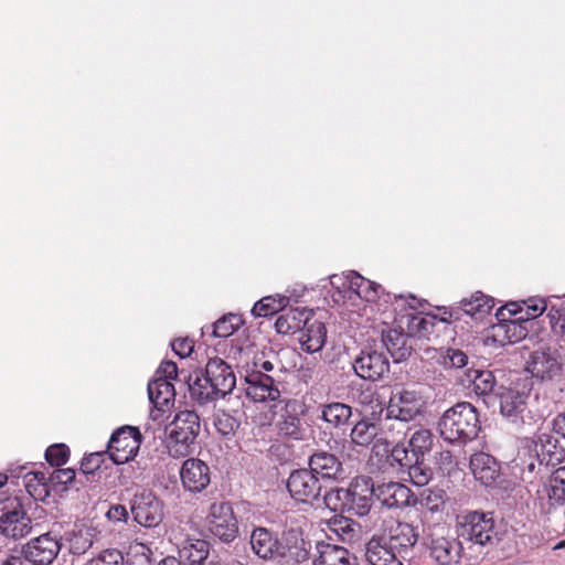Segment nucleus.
<instances>
[{"label": "nucleus", "instance_id": "f257e3e1", "mask_svg": "<svg viewBox=\"0 0 565 565\" xmlns=\"http://www.w3.org/2000/svg\"><path fill=\"white\" fill-rule=\"evenodd\" d=\"M236 385V376L230 364L221 358L210 359L201 375L189 383L191 398L205 404L224 397Z\"/></svg>", "mask_w": 565, "mask_h": 565}, {"label": "nucleus", "instance_id": "f03ea898", "mask_svg": "<svg viewBox=\"0 0 565 565\" xmlns=\"http://www.w3.org/2000/svg\"><path fill=\"white\" fill-rule=\"evenodd\" d=\"M480 430L476 408L467 402L447 409L438 420L440 437L450 444H466L473 440Z\"/></svg>", "mask_w": 565, "mask_h": 565}, {"label": "nucleus", "instance_id": "7ed1b4c3", "mask_svg": "<svg viewBox=\"0 0 565 565\" xmlns=\"http://www.w3.org/2000/svg\"><path fill=\"white\" fill-rule=\"evenodd\" d=\"M200 416L194 411L184 409L175 414L166 428V448L173 458H183L193 450V444L200 433Z\"/></svg>", "mask_w": 565, "mask_h": 565}, {"label": "nucleus", "instance_id": "20e7f679", "mask_svg": "<svg viewBox=\"0 0 565 565\" xmlns=\"http://www.w3.org/2000/svg\"><path fill=\"white\" fill-rule=\"evenodd\" d=\"M458 535L472 545L492 546L498 536L492 513L471 511L458 516Z\"/></svg>", "mask_w": 565, "mask_h": 565}, {"label": "nucleus", "instance_id": "39448f33", "mask_svg": "<svg viewBox=\"0 0 565 565\" xmlns=\"http://www.w3.org/2000/svg\"><path fill=\"white\" fill-rule=\"evenodd\" d=\"M425 409V396L417 387L394 388L386 406L387 416L391 418L411 422L424 415Z\"/></svg>", "mask_w": 565, "mask_h": 565}, {"label": "nucleus", "instance_id": "423d86ee", "mask_svg": "<svg viewBox=\"0 0 565 565\" xmlns=\"http://www.w3.org/2000/svg\"><path fill=\"white\" fill-rule=\"evenodd\" d=\"M62 548V536L57 531L51 530L22 546L20 555L15 557L31 565H51Z\"/></svg>", "mask_w": 565, "mask_h": 565}, {"label": "nucleus", "instance_id": "0eeeda50", "mask_svg": "<svg viewBox=\"0 0 565 565\" xmlns=\"http://www.w3.org/2000/svg\"><path fill=\"white\" fill-rule=\"evenodd\" d=\"M406 305L408 310L401 316V328L405 326L406 332L411 338H428L436 324V317L416 312L417 299L414 296L409 295L408 298H405L402 295H394L395 311L403 310Z\"/></svg>", "mask_w": 565, "mask_h": 565}, {"label": "nucleus", "instance_id": "6e6552de", "mask_svg": "<svg viewBox=\"0 0 565 565\" xmlns=\"http://www.w3.org/2000/svg\"><path fill=\"white\" fill-rule=\"evenodd\" d=\"M282 402L284 406L275 423L278 435L291 440H302L307 433L303 418L306 414L305 404L295 398L284 399Z\"/></svg>", "mask_w": 565, "mask_h": 565}, {"label": "nucleus", "instance_id": "1a4fd4ad", "mask_svg": "<svg viewBox=\"0 0 565 565\" xmlns=\"http://www.w3.org/2000/svg\"><path fill=\"white\" fill-rule=\"evenodd\" d=\"M142 436L137 427L122 426L116 429L107 445L109 459L116 465H124L138 454Z\"/></svg>", "mask_w": 565, "mask_h": 565}, {"label": "nucleus", "instance_id": "9d476101", "mask_svg": "<svg viewBox=\"0 0 565 565\" xmlns=\"http://www.w3.org/2000/svg\"><path fill=\"white\" fill-rule=\"evenodd\" d=\"M32 530V522L18 498L8 499L0 516V534L19 540Z\"/></svg>", "mask_w": 565, "mask_h": 565}, {"label": "nucleus", "instance_id": "9b49d317", "mask_svg": "<svg viewBox=\"0 0 565 565\" xmlns=\"http://www.w3.org/2000/svg\"><path fill=\"white\" fill-rule=\"evenodd\" d=\"M564 356L557 349L540 348L532 352L527 371L541 381H553L562 376Z\"/></svg>", "mask_w": 565, "mask_h": 565}, {"label": "nucleus", "instance_id": "f8f14e48", "mask_svg": "<svg viewBox=\"0 0 565 565\" xmlns=\"http://www.w3.org/2000/svg\"><path fill=\"white\" fill-rule=\"evenodd\" d=\"M353 369L359 377L375 382L390 372V361L381 348L367 347L354 359Z\"/></svg>", "mask_w": 565, "mask_h": 565}, {"label": "nucleus", "instance_id": "ddd939ff", "mask_svg": "<svg viewBox=\"0 0 565 565\" xmlns=\"http://www.w3.org/2000/svg\"><path fill=\"white\" fill-rule=\"evenodd\" d=\"M163 502L151 491L136 493L130 502L134 520L145 527H156L163 520Z\"/></svg>", "mask_w": 565, "mask_h": 565}, {"label": "nucleus", "instance_id": "4468645a", "mask_svg": "<svg viewBox=\"0 0 565 565\" xmlns=\"http://www.w3.org/2000/svg\"><path fill=\"white\" fill-rule=\"evenodd\" d=\"M207 526L210 532L222 542L234 541L238 534V524L231 503L214 502L207 515Z\"/></svg>", "mask_w": 565, "mask_h": 565}, {"label": "nucleus", "instance_id": "2eb2a0df", "mask_svg": "<svg viewBox=\"0 0 565 565\" xmlns=\"http://www.w3.org/2000/svg\"><path fill=\"white\" fill-rule=\"evenodd\" d=\"M245 393L255 403L281 402L280 383L269 374L247 372L245 375Z\"/></svg>", "mask_w": 565, "mask_h": 565}, {"label": "nucleus", "instance_id": "dca6fc26", "mask_svg": "<svg viewBox=\"0 0 565 565\" xmlns=\"http://www.w3.org/2000/svg\"><path fill=\"white\" fill-rule=\"evenodd\" d=\"M321 483L310 469H298L290 473L287 489L290 495L299 502L312 503L320 497Z\"/></svg>", "mask_w": 565, "mask_h": 565}, {"label": "nucleus", "instance_id": "f3484780", "mask_svg": "<svg viewBox=\"0 0 565 565\" xmlns=\"http://www.w3.org/2000/svg\"><path fill=\"white\" fill-rule=\"evenodd\" d=\"M349 513L358 516L369 514L373 497H375V488L370 478H355L348 487Z\"/></svg>", "mask_w": 565, "mask_h": 565}, {"label": "nucleus", "instance_id": "a211bd4d", "mask_svg": "<svg viewBox=\"0 0 565 565\" xmlns=\"http://www.w3.org/2000/svg\"><path fill=\"white\" fill-rule=\"evenodd\" d=\"M403 561L418 541V532L407 522H395L384 536H381Z\"/></svg>", "mask_w": 565, "mask_h": 565}, {"label": "nucleus", "instance_id": "6ab92c4d", "mask_svg": "<svg viewBox=\"0 0 565 565\" xmlns=\"http://www.w3.org/2000/svg\"><path fill=\"white\" fill-rule=\"evenodd\" d=\"M550 430L547 427L540 428L534 439H525L534 451H539L541 461L545 462V466L559 463L565 457L564 447Z\"/></svg>", "mask_w": 565, "mask_h": 565}, {"label": "nucleus", "instance_id": "aec40b11", "mask_svg": "<svg viewBox=\"0 0 565 565\" xmlns=\"http://www.w3.org/2000/svg\"><path fill=\"white\" fill-rule=\"evenodd\" d=\"M180 478L184 490L200 493L211 482L210 467L201 459L189 458L182 463Z\"/></svg>", "mask_w": 565, "mask_h": 565}, {"label": "nucleus", "instance_id": "412c9836", "mask_svg": "<svg viewBox=\"0 0 565 565\" xmlns=\"http://www.w3.org/2000/svg\"><path fill=\"white\" fill-rule=\"evenodd\" d=\"M375 497L388 509L415 507V494L408 487L399 482H387L375 488Z\"/></svg>", "mask_w": 565, "mask_h": 565}, {"label": "nucleus", "instance_id": "4be33fe9", "mask_svg": "<svg viewBox=\"0 0 565 565\" xmlns=\"http://www.w3.org/2000/svg\"><path fill=\"white\" fill-rule=\"evenodd\" d=\"M279 558L302 563L309 558L311 544L302 537L299 530L288 529L279 539Z\"/></svg>", "mask_w": 565, "mask_h": 565}, {"label": "nucleus", "instance_id": "5701e85b", "mask_svg": "<svg viewBox=\"0 0 565 565\" xmlns=\"http://www.w3.org/2000/svg\"><path fill=\"white\" fill-rule=\"evenodd\" d=\"M495 396L499 398L502 416L513 424H524L523 413L526 408L527 394L513 388L500 387Z\"/></svg>", "mask_w": 565, "mask_h": 565}, {"label": "nucleus", "instance_id": "b1692460", "mask_svg": "<svg viewBox=\"0 0 565 565\" xmlns=\"http://www.w3.org/2000/svg\"><path fill=\"white\" fill-rule=\"evenodd\" d=\"M430 557L439 565L458 564L461 558L462 544L457 539L433 537L428 545Z\"/></svg>", "mask_w": 565, "mask_h": 565}, {"label": "nucleus", "instance_id": "393cba45", "mask_svg": "<svg viewBox=\"0 0 565 565\" xmlns=\"http://www.w3.org/2000/svg\"><path fill=\"white\" fill-rule=\"evenodd\" d=\"M326 339L324 323L309 315L306 316L298 337L301 349L308 353L319 352L323 348Z\"/></svg>", "mask_w": 565, "mask_h": 565}, {"label": "nucleus", "instance_id": "a878e982", "mask_svg": "<svg viewBox=\"0 0 565 565\" xmlns=\"http://www.w3.org/2000/svg\"><path fill=\"white\" fill-rule=\"evenodd\" d=\"M249 543L256 556L264 561L279 559V537L266 527H255Z\"/></svg>", "mask_w": 565, "mask_h": 565}, {"label": "nucleus", "instance_id": "bb28decb", "mask_svg": "<svg viewBox=\"0 0 565 565\" xmlns=\"http://www.w3.org/2000/svg\"><path fill=\"white\" fill-rule=\"evenodd\" d=\"M392 441L386 438L380 437L376 444L373 445L372 451L375 456H386L387 461L392 467L405 471L407 467L412 465V461L416 459L411 450L405 445L396 443L392 446Z\"/></svg>", "mask_w": 565, "mask_h": 565}, {"label": "nucleus", "instance_id": "cd10ccee", "mask_svg": "<svg viewBox=\"0 0 565 565\" xmlns=\"http://www.w3.org/2000/svg\"><path fill=\"white\" fill-rule=\"evenodd\" d=\"M364 556L369 565H404V561L396 555V552L376 535L366 543Z\"/></svg>", "mask_w": 565, "mask_h": 565}, {"label": "nucleus", "instance_id": "c85d7f7f", "mask_svg": "<svg viewBox=\"0 0 565 565\" xmlns=\"http://www.w3.org/2000/svg\"><path fill=\"white\" fill-rule=\"evenodd\" d=\"M26 467L21 466L11 469V476L15 478L22 477L23 486L31 498L35 501H43L50 494L49 481L45 473L41 471H25Z\"/></svg>", "mask_w": 565, "mask_h": 565}, {"label": "nucleus", "instance_id": "c756f323", "mask_svg": "<svg viewBox=\"0 0 565 565\" xmlns=\"http://www.w3.org/2000/svg\"><path fill=\"white\" fill-rule=\"evenodd\" d=\"M470 469L476 480L486 487L494 484L500 476L499 463L486 452H477L471 456Z\"/></svg>", "mask_w": 565, "mask_h": 565}, {"label": "nucleus", "instance_id": "7c9ffc66", "mask_svg": "<svg viewBox=\"0 0 565 565\" xmlns=\"http://www.w3.org/2000/svg\"><path fill=\"white\" fill-rule=\"evenodd\" d=\"M526 337V330L518 320H502L491 326L490 333L487 338L499 347L512 344L521 341Z\"/></svg>", "mask_w": 565, "mask_h": 565}, {"label": "nucleus", "instance_id": "2f4dec72", "mask_svg": "<svg viewBox=\"0 0 565 565\" xmlns=\"http://www.w3.org/2000/svg\"><path fill=\"white\" fill-rule=\"evenodd\" d=\"M537 499L544 509V500H547L548 510L565 503V466L557 468L548 482L537 491Z\"/></svg>", "mask_w": 565, "mask_h": 565}, {"label": "nucleus", "instance_id": "473e14b6", "mask_svg": "<svg viewBox=\"0 0 565 565\" xmlns=\"http://www.w3.org/2000/svg\"><path fill=\"white\" fill-rule=\"evenodd\" d=\"M411 337L406 331L390 329L382 333V341L380 348L391 354L393 360L397 363L405 360L412 353Z\"/></svg>", "mask_w": 565, "mask_h": 565}, {"label": "nucleus", "instance_id": "72a5a7b5", "mask_svg": "<svg viewBox=\"0 0 565 565\" xmlns=\"http://www.w3.org/2000/svg\"><path fill=\"white\" fill-rule=\"evenodd\" d=\"M309 467L321 479L337 480L343 473L342 462L335 455L327 451L315 452L309 459Z\"/></svg>", "mask_w": 565, "mask_h": 565}, {"label": "nucleus", "instance_id": "f704fd0d", "mask_svg": "<svg viewBox=\"0 0 565 565\" xmlns=\"http://www.w3.org/2000/svg\"><path fill=\"white\" fill-rule=\"evenodd\" d=\"M318 557L315 559V565H358L356 557L349 552L345 547L321 543L317 545Z\"/></svg>", "mask_w": 565, "mask_h": 565}, {"label": "nucleus", "instance_id": "c9c22d12", "mask_svg": "<svg viewBox=\"0 0 565 565\" xmlns=\"http://www.w3.org/2000/svg\"><path fill=\"white\" fill-rule=\"evenodd\" d=\"M348 288L356 294L361 299L367 302H374L380 299L383 288L380 284L369 280L362 277L356 271H350L345 276V282Z\"/></svg>", "mask_w": 565, "mask_h": 565}, {"label": "nucleus", "instance_id": "e433bc0d", "mask_svg": "<svg viewBox=\"0 0 565 565\" xmlns=\"http://www.w3.org/2000/svg\"><path fill=\"white\" fill-rule=\"evenodd\" d=\"M148 395L154 407L163 409L174 401L175 391L170 381L163 377H156L148 384Z\"/></svg>", "mask_w": 565, "mask_h": 565}, {"label": "nucleus", "instance_id": "4c0bfd02", "mask_svg": "<svg viewBox=\"0 0 565 565\" xmlns=\"http://www.w3.org/2000/svg\"><path fill=\"white\" fill-rule=\"evenodd\" d=\"M467 382L472 385L473 392L484 398H490L498 392L493 373L488 370H468Z\"/></svg>", "mask_w": 565, "mask_h": 565}, {"label": "nucleus", "instance_id": "58836bf2", "mask_svg": "<svg viewBox=\"0 0 565 565\" xmlns=\"http://www.w3.org/2000/svg\"><path fill=\"white\" fill-rule=\"evenodd\" d=\"M460 307L465 315L475 320H481L491 312L494 301L491 297L478 291L469 299H462Z\"/></svg>", "mask_w": 565, "mask_h": 565}, {"label": "nucleus", "instance_id": "ea45409f", "mask_svg": "<svg viewBox=\"0 0 565 565\" xmlns=\"http://www.w3.org/2000/svg\"><path fill=\"white\" fill-rule=\"evenodd\" d=\"M179 556L185 565H204L207 562L209 544L204 540H186Z\"/></svg>", "mask_w": 565, "mask_h": 565}, {"label": "nucleus", "instance_id": "a19ab883", "mask_svg": "<svg viewBox=\"0 0 565 565\" xmlns=\"http://www.w3.org/2000/svg\"><path fill=\"white\" fill-rule=\"evenodd\" d=\"M545 462L541 461L539 451H534L526 441L519 450L515 459V466L520 469L522 480L529 481L535 473L536 467H541Z\"/></svg>", "mask_w": 565, "mask_h": 565}, {"label": "nucleus", "instance_id": "79ce46f5", "mask_svg": "<svg viewBox=\"0 0 565 565\" xmlns=\"http://www.w3.org/2000/svg\"><path fill=\"white\" fill-rule=\"evenodd\" d=\"M350 437L356 446L367 447L372 443L374 445L380 438L379 424L362 419L352 427Z\"/></svg>", "mask_w": 565, "mask_h": 565}, {"label": "nucleus", "instance_id": "37998d69", "mask_svg": "<svg viewBox=\"0 0 565 565\" xmlns=\"http://www.w3.org/2000/svg\"><path fill=\"white\" fill-rule=\"evenodd\" d=\"M351 416L352 408L344 403L333 402L321 406V418L334 428L345 425Z\"/></svg>", "mask_w": 565, "mask_h": 565}, {"label": "nucleus", "instance_id": "c03bdc74", "mask_svg": "<svg viewBox=\"0 0 565 565\" xmlns=\"http://www.w3.org/2000/svg\"><path fill=\"white\" fill-rule=\"evenodd\" d=\"M243 324V319L238 315L228 313L211 326L202 328V333L211 332L215 338H228L234 334Z\"/></svg>", "mask_w": 565, "mask_h": 565}, {"label": "nucleus", "instance_id": "a18cd8bd", "mask_svg": "<svg viewBox=\"0 0 565 565\" xmlns=\"http://www.w3.org/2000/svg\"><path fill=\"white\" fill-rule=\"evenodd\" d=\"M409 422L411 420H402V418H391L387 416V411L385 409V417L379 423L380 437L386 438V440L392 443L397 441L405 437L411 429L408 426Z\"/></svg>", "mask_w": 565, "mask_h": 565}, {"label": "nucleus", "instance_id": "49530a36", "mask_svg": "<svg viewBox=\"0 0 565 565\" xmlns=\"http://www.w3.org/2000/svg\"><path fill=\"white\" fill-rule=\"evenodd\" d=\"M289 305V297L284 295L266 296L258 300L253 309L252 313L255 317H270L277 312L284 310Z\"/></svg>", "mask_w": 565, "mask_h": 565}, {"label": "nucleus", "instance_id": "de8ad7c7", "mask_svg": "<svg viewBox=\"0 0 565 565\" xmlns=\"http://www.w3.org/2000/svg\"><path fill=\"white\" fill-rule=\"evenodd\" d=\"M306 316H308V312L299 309L289 310L280 315L275 322L276 331L281 334L299 332Z\"/></svg>", "mask_w": 565, "mask_h": 565}, {"label": "nucleus", "instance_id": "09e8293b", "mask_svg": "<svg viewBox=\"0 0 565 565\" xmlns=\"http://www.w3.org/2000/svg\"><path fill=\"white\" fill-rule=\"evenodd\" d=\"M445 491L438 488H427L415 495V507L419 505L429 510L430 512H437L443 510L445 505Z\"/></svg>", "mask_w": 565, "mask_h": 565}, {"label": "nucleus", "instance_id": "8fccbe9b", "mask_svg": "<svg viewBox=\"0 0 565 565\" xmlns=\"http://www.w3.org/2000/svg\"><path fill=\"white\" fill-rule=\"evenodd\" d=\"M434 436L427 428L416 429L409 438L408 446L416 458H424L431 450Z\"/></svg>", "mask_w": 565, "mask_h": 565}, {"label": "nucleus", "instance_id": "3c124183", "mask_svg": "<svg viewBox=\"0 0 565 565\" xmlns=\"http://www.w3.org/2000/svg\"><path fill=\"white\" fill-rule=\"evenodd\" d=\"M214 427L224 437L233 436L241 425L239 418L225 412L217 411L213 419Z\"/></svg>", "mask_w": 565, "mask_h": 565}, {"label": "nucleus", "instance_id": "603ef678", "mask_svg": "<svg viewBox=\"0 0 565 565\" xmlns=\"http://www.w3.org/2000/svg\"><path fill=\"white\" fill-rule=\"evenodd\" d=\"M348 498V488H338L326 492L323 500L329 510L333 512L349 513Z\"/></svg>", "mask_w": 565, "mask_h": 565}, {"label": "nucleus", "instance_id": "864d4df0", "mask_svg": "<svg viewBox=\"0 0 565 565\" xmlns=\"http://www.w3.org/2000/svg\"><path fill=\"white\" fill-rule=\"evenodd\" d=\"M93 543L94 534L90 529L78 530L70 539V551L74 555H82L93 546Z\"/></svg>", "mask_w": 565, "mask_h": 565}, {"label": "nucleus", "instance_id": "5fc2aeb1", "mask_svg": "<svg viewBox=\"0 0 565 565\" xmlns=\"http://www.w3.org/2000/svg\"><path fill=\"white\" fill-rule=\"evenodd\" d=\"M85 565H125V558L118 548H106L89 558Z\"/></svg>", "mask_w": 565, "mask_h": 565}, {"label": "nucleus", "instance_id": "6e6d98bb", "mask_svg": "<svg viewBox=\"0 0 565 565\" xmlns=\"http://www.w3.org/2000/svg\"><path fill=\"white\" fill-rule=\"evenodd\" d=\"M423 459L424 458H416L412 461V465L405 469L411 481L417 487L426 486L431 476L430 470L423 467Z\"/></svg>", "mask_w": 565, "mask_h": 565}, {"label": "nucleus", "instance_id": "4d7b16f0", "mask_svg": "<svg viewBox=\"0 0 565 565\" xmlns=\"http://www.w3.org/2000/svg\"><path fill=\"white\" fill-rule=\"evenodd\" d=\"M440 361L445 367L460 369L467 365L468 355L459 349H447L440 354Z\"/></svg>", "mask_w": 565, "mask_h": 565}, {"label": "nucleus", "instance_id": "13d9d810", "mask_svg": "<svg viewBox=\"0 0 565 565\" xmlns=\"http://www.w3.org/2000/svg\"><path fill=\"white\" fill-rule=\"evenodd\" d=\"M70 450L64 444L50 446L45 451V459L51 466L60 467L67 462Z\"/></svg>", "mask_w": 565, "mask_h": 565}, {"label": "nucleus", "instance_id": "bf43d9fd", "mask_svg": "<svg viewBox=\"0 0 565 565\" xmlns=\"http://www.w3.org/2000/svg\"><path fill=\"white\" fill-rule=\"evenodd\" d=\"M108 456L107 451L93 452L83 458L81 462V470L85 475H93L100 469L102 463Z\"/></svg>", "mask_w": 565, "mask_h": 565}, {"label": "nucleus", "instance_id": "052dcab7", "mask_svg": "<svg viewBox=\"0 0 565 565\" xmlns=\"http://www.w3.org/2000/svg\"><path fill=\"white\" fill-rule=\"evenodd\" d=\"M334 531L340 536L341 541L351 543L358 537V532L354 529V523L349 519H343L334 523Z\"/></svg>", "mask_w": 565, "mask_h": 565}, {"label": "nucleus", "instance_id": "680f3d73", "mask_svg": "<svg viewBox=\"0 0 565 565\" xmlns=\"http://www.w3.org/2000/svg\"><path fill=\"white\" fill-rule=\"evenodd\" d=\"M548 322L555 333L565 332V308L552 307L547 311Z\"/></svg>", "mask_w": 565, "mask_h": 565}, {"label": "nucleus", "instance_id": "e2e57ef3", "mask_svg": "<svg viewBox=\"0 0 565 565\" xmlns=\"http://www.w3.org/2000/svg\"><path fill=\"white\" fill-rule=\"evenodd\" d=\"M524 303L526 305L525 315L527 319H535L547 310L546 301L543 298H530Z\"/></svg>", "mask_w": 565, "mask_h": 565}, {"label": "nucleus", "instance_id": "0e129e2a", "mask_svg": "<svg viewBox=\"0 0 565 565\" xmlns=\"http://www.w3.org/2000/svg\"><path fill=\"white\" fill-rule=\"evenodd\" d=\"M75 478V470L72 468L56 469L52 472L50 481L53 484H68L73 482Z\"/></svg>", "mask_w": 565, "mask_h": 565}, {"label": "nucleus", "instance_id": "69168bd1", "mask_svg": "<svg viewBox=\"0 0 565 565\" xmlns=\"http://www.w3.org/2000/svg\"><path fill=\"white\" fill-rule=\"evenodd\" d=\"M173 352L180 358L189 356L193 351V341L189 338H180L171 342Z\"/></svg>", "mask_w": 565, "mask_h": 565}, {"label": "nucleus", "instance_id": "338daca9", "mask_svg": "<svg viewBox=\"0 0 565 565\" xmlns=\"http://www.w3.org/2000/svg\"><path fill=\"white\" fill-rule=\"evenodd\" d=\"M178 376V366L172 361L162 362L157 371V377H163L171 382V380L177 379Z\"/></svg>", "mask_w": 565, "mask_h": 565}, {"label": "nucleus", "instance_id": "774afa93", "mask_svg": "<svg viewBox=\"0 0 565 565\" xmlns=\"http://www.w3.org/2000/svg\"><path fill=\"white\" fill-rule=\"evenodd\" d=\"M547 429H551L554 434L561 436L565 440V414H558L547 425Z\"/></svg>", "mask_w": 565, "mask_h": 565}]
</instances>
